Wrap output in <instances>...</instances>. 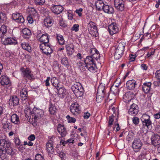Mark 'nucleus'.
I'll use <instances>...</instances> for the list:
<instances>
[{
	"label": "nucleus",
	"instance_id": "nucleus-4",
	"mask_svg": "<svg viewBox=\"0 0 160 160\" xmlns=\"http://www.w3.org/2000/svg\"><path fill=\"white\" fill-rule=\"evenodd\" d=\"M86 63L88 64V69L90 72H95L97 71L96 63L90 57L86 58Z\"/></svg>",
	"mask_w": 160,
	"mask_h": 160
},
{
	"label": "nucleus",
	"instance_id": "nucleus-58",
	"mask_svg": "<svg viewBox=\"0 0 160 160\" xmlns=\"http://www.w3.org/2000/svg\"><path fill=\"white\" fill-rule=\"evenodd\" d=\"M47 44H48V43L42 42V43L39 46L40 48L42 50L43 52L44 49L43 47L45 48V47H46Z\"/></svg>",
	"mask_w": 160,
	"mask_h": 160
},
{
	"label": "nucleus",
	"instance_id": "nucleus-56",
	"mask_svg": "<svg viewBox=\"0 0 160 160\" xmlns=\"http://www.w3.org/2000/svg\"><path fill=\"white\" fill-rule=\"evenodd\" d=\"M133 123L135 125L138 124L139 122V119L137 117H135L132 119Z\"/></svg>",
	"mask_w": 160,
	"mask_h": 160
},
{
	"label": "nucleus",
	"instance_id": "nucleus-24",
	"mask_svg": "<svg viewBox=\"0 0 160 160\" xmlns=\"http://www.w3.org/2000/svg\"><path fill=\"white\" fill-rule=\"evenodd\" d=\"M136 82L133 80L128 81L126 84L127 88L129 90L134 89L136 85Z\"/></svg>",
	"mask_w": 160,
	"mask_h": 160
},
{
	"label": "nucleus",
	"instance_id": "nucleus-26",
	"mask_svg": "<svg viewBox=\"0 0 160 160\" xmlns=\"http://www.w3.org/2000/svg\"><path fill=\"white\" fill-rule=\"evenodd\" d=\"M95 3L97 10L98 11L102 10L105 4L103 1L101 0L95 1Z\"/></svg>",
	"mask_w": 160,
	"mask_h": 160
},
{
	"label": "nucleus",
	"instance_id": "nucleus-37",
	"mask_svg": "<svg viewBox=\"0 0 160 160\" xmlns=\"http://www.w3.org/2000/svg\"><path fill=\"white\" fill-rule=\"evenodd\" d=\"M6 15L2 12H0V23H6L7 21Z\"/></svg>",
	"mask_w": 160,
	"mask_h": 160
},
{
	"label": "nucleus",
	"instance_id": "nucleus-54",
	"mask_svg": "<svg viewBox=\"0 0 160 160\" xmlns=\"http://www.w3.org/2000/svg\"><path fill=\"white\" fill-rule=\"evenodd\" d=\"M155 78L158 81H160V70H157L155 73Z\"/></svg>",
	"mask_w": 160,
	"mask_h": 160
},
{
	"label": "nucleus",
	"instance_id": "nucleus-63",
	"mask_svg": "<svg viewBox=\"0 0 160 160\" xmlns=\"http://www.w3.org/2000/svg\"><path fill=\"white\" fill-rule=\"evenodd\" d=\"M141 67L142 69L144 70H146L148 69V66L146 64H142L141 65Z\"/></svg>",
	"mask_w": 160,
	"mask_h": 160
},
{
	"label": "nucleus",
	"instance_id": "nucleus-28",
	"mask_svg": "<svg viewBox=\"0 0 160 160\" xmlns=\"http://www.w3.org/2000/svg\"><path fill=\"white\" fill-rule=\"evenodd\" d=\"M56 89L57 90V93L59 95V97L62 98H63L66 93V90L63 87H59Z\"/></svg>",
	"mask_w": 160,
	"mask_h": 160
},
{
	"label": "nucleus",
	"instance_id": "nucleus-9",
	"mask_svg": "<svg viewBox=\"0 0 160 160\" xmlns=\"http://www.w3.org/2000/svg\"><path fill=\"white\" fill-rule=\"evenodd\" d=\"M90 53L92 54L91 55L88 56L86 58L90 57L95 62L96 61H97L100 58V55L99 52L95 48H91L89 51Z\"/></svg>",
	"mask_w": 160,
	"mask_h": 160
},
{
	"label": "nucleus",
	"instance_id": "nucleus-11",
	"mask_svg": "<svg viewBox=\"0 0 160 160\" xmlns=\"http://www.w3.org/2000/svg\"><path fill=\"white\" fill-rule=\"evenodd\" d=\"M114 4L118 11H122L124 9V2L123 0H114Z\"/></svg>",
	"mask_w": 160,
	"mask_h": 160
},
{
	"label": "nucleus",
	"instance_id": "nucleus-45",
	"mask_svg": "<svg viewBox=\"0 0 160 160\" xmlns=\"http://www.w3.org/2000/svg\"><path fill=\"white\" fill-rule=\"evenodd\" d=\"M49 111L50 113L52 114H54L56 111V108L54 105L51 103L50 104Z\"/></svg>",
	"mask_w": 160,
	"mask_h": 160
},
{
	"label": "nucleus",
	"instance_id": "nucleus-20",
	"mask_svg": "<svg viewBox=\"0 0 160 160\" xmlns=\"http://www.w3.org/2000/svg\"><path fill=\"white\" fill-rule=\"evenodd\" d=\"M57 130L61 137H64L67 134L66 130L63 125L59 124L57 128Z\"/></svg>",
	"mask_w": 160,
	"mask_h": 160
},
{
	"label": "nucleus",
	"instance_id": "nucleus-3",
	"mask_svg": "<svg viewBox=\"0 0 160 160\" xmlns=\"http://www.w3.org/2000/svg\"><path fill=\"white\" fill-rule=\"evenodd\" d=\"M125 46V44L123 43H120L118 44L114 54L115 59L118 60L122 56L124 51Z\"/></svg>",
	"mask_w": 160,
	"mask_h": 160
},
{
	"label": "nucleus",
	"instance_id": "nucleus-25",
	"mask_svg": "<svg viewBox=\"0 0 160 160\" xmlns=\"http://www.w3.org/2000/svg\"><path fill=\"white\" fill-rule=\"evenodd\" d=\"M151 83L150 82L144 83L142 86V89L145 93H148L151 88Z\"/></svg>",
	"mask_w": 160,
	"mask_h": 160
},
{
	"label": "nucleus",
	"instance_id": "nucleus-38",
	"mask_svg": "<svg viewBox=\"0 0 160 160\" xmlns=\"http://www.w3.org/2000/svg\"><path fill=\"white\" fill-rule=\"evenodd\" d=\"M40 40L42 42L48 43L49 42V38L47 34H43L40 37Z\"/></svg>",
	"mask_w": 160,
	"mask_h": 160
},
{
	"label": "nucleus",
	"instance_id": "nucleus-18",
	"mask_svg": "<svg viewBox=\"0 0 160 160\" xmlns=\"http://www.w3.org/2000/svg\"><path fill=\"white\" fill-rule=\"evenodd\" d=\"M53 145V142L51 140H49L46 143V150L48 153L52 154L54 152Z\"/></svg>",
	"mask_w": 160,
	"mask_h": 160
},
{
	"label": "nucleus",
	"instance_id": "nucleus-41",
	"mask_svg": "<svg viewBox=\"0 0 160 160\" xmlns=\"http://www.w3.org/2000/svg\"><path fill=\"white\" fill-rule=\"evenodd\" d=\"M110 91L111 92L115 95L118 94V88L117 86H112L110 88Z\"/></svg>",
	"mask_w": 160,
	"mask_h": 160
},
{
	"label": "nucleus",
	"instance_id": "nucleus-50",
	"mask_svg": "<svg viewBox=\"0 0 160 160\" xmlns=\"http://www.w3.org/2000/svg\"><path fill=\"white\" fill-rule=\"evenodd\" d=\"M30 12V16H31L35 17L37 16L38 15L37 12L34 8H31Z\"/></svg>",
	"mask_w": 160,
	"mask_h": 160
},
{
	"label": "nucleus",
	"instance_id": "nucleus-47",
	"mask_svg": "<svg viewBox=\"0 0 160 160\" xmlns=\"http://www.w3.org/2000/svg\"><path fill=\"white\" fill-rule=\"evenodd\" d=\"M61 63L65 66L68 65V62L67 58L66 57L61 58Z\"/></svg>",
	"mask_w": 160,
	"mask_h": 160
},
{
	"label": "nucleus",
	"instance_id": "nucleus-17",
	"mask_svg": "<svg viewBox=\"0 0 160 160\" xmlns=\"http://www.w3.org/2000/svg\"><path fill=\"white\" fill-rule=\"evenodd\" d=\"M51 10L53 13L56 14H60L63 10V7L60 5H53L51 8Z\"/></svg>",
	"mask_w": 160,
	"mask_h": 160
},
{
	"label": "nucleus",
	"instance_id": "nucleus-55",
	"mask_svg": "<svg viewBox=\"0 0 160 160\" xmlns=\"http://www.w3.org/2000/svg\"><path fill=\"white\" fill-rule=\"evenodd\" d=\"M79 27V26L78 24H74L71 30L75 32H77L78 31Z\"/></svg>",
	"mask_w": 160,
	"mask_h": 160
},
{
	"label": "nucleus",
	"instance_id": "nucleus-33",
	"mask_svg": "<svg viewBox=\"0 0 160 160\" xmlns=\"http://www.w3.org/2000/svg\"><path fill=\"white\" fill-rule=\"evenodd\" d=\"M67 54L69 55H72L74 52L73 46L72 45H68L66 46Z\"/></svg>",
	"mask_w": 160,
	"mask_h": 160
},
{
	"label": "nucleus",
	"instance_id": "nucleus-7",
	"mask_svg": "<svg viewBox=\"0 0 160 160\" xmlns=\"http://www.w3.org/2000/svg\"><path fill=\"white\" fill-rule=\"evenodd\" d=\"M22 74L26 79L31 80L34 78V76L30 69L28 68L21 69Z\"/></svg>",
	"mask_w": 160,
	"mask_h": 160
},
{
	"label": "nucleus",
	"instance_id": "nucleus-34",
	"mask_svg": "<svg viewBox=\"0 0 160 160\" xmlns=\"http://www.w3.org/2000/svg\"><path fill=\"white\" fill-rule=\"evenodd\" d=\"M11 122L15 124L19 123L20 120L18 116L16 114H13L11 117Z\"/></svg>",
	"mask_w": 160,
	"mask_h": 160
},
{
	"label": "nucleus",
	"instance_id": "nucleus-59",
	"mask_svg": "<svg viewBox=\"0 0 160 160\" xmlns=\"http://www.w3.org/2000/svg\"><path fill=\"white\" fill-rule=\"evenodd\" d=\"M35 139V136L34 134H31L28 138V139L30 141H33Z\"/></svg>",
	"mask_w": 160,
	"mask_h": 160
},
{
	"label": "nucleus",
	"instance_id": "nucleus-51",
	"mask_svg": "<svg viewBox=\"0 0 160 160\" xmlns=\"http://www.w3.org/2000/svg\"><path fill=\"white\" fill-rule=\"evenodd\" d=\"M33 1L36 5H42L44 3L45 0H33Z\"/></svg>",
	"mask_w": 160,
	"mask_h": 160
},
{
	"label": "nucleus",
	"instance_id": "nucleus-43",
	"mask_svg": "<svg viewBox=\"0 0 160 160\" xmlns=\"http://www.w3.org/2000/svg\"><path fill=\"white\" fill-rule=\"evenodd\" d=\"M84 89L82 87L79 88V89L75 92L73 93L77 97H82L83 94Z\"/></svg>",
	"mask_w": 160,
	"mask_h": 160
},
{
	"label": "nucleus",
	"instance_id": "nucleus-40",
	"mask_svg": "<svg viewBox=\"0 0 160 160\" xmlns=\"http://www.w3.org/2000/svg\"><path fill=\"white\" fill-rule=\"evenodd\" d=\"M57 39L60 45H62L64 44V39L61 35L57 34Z\"/></svg>",
	"mask_w": 160,
	"mask_h": 160
},
{
	"label": "nucleus",
	"instance_id": "nucleus-2",
	"mask_svg": "<svg viewBox=\"0 0 160 160\" xmlns=\"http://www.w3.org/2000/svg\"><path fill=\"white\" fill-rule=\"evenodd\" d=\"M0 145L3 147L2 148H0V157L4 156L7 153L8 154L12 153V150L9 141H6L4 139H1Z\"/></svg>",
	"mask_w": 160,
	"mask_h": 160
},
{
	"label": "nucleus",
	"instance_id": "nucleus-30",
	"mask_svg": "<svg viewBox=\"0 0 160 160\" xmlns=\"http://www.w3.org/2000/svg\"><path fill=\"white\" fill-rule=\"evenodd\" d=\"M20 96L22 100H26L28 98V92L26 88H23L20 92Z\"/></svg>",
	"mask_w": 160,
	"mask_h": 160
},
{
	"label": "nucleus",
	"instance_id": "nucleus-61",
	"mask_svg": "<svg viewBox=\"0 0 160 160\" xmlns=\"http://www.w3.org/2000/svg\"><path fill=\"white\" fill-rule=\"evenodd\" d=\"M82 11V9L81 8H79L76 10L75 12L78 14V16L80 17L82 15L81 12Z\"/></svg>",
	"mask_w": 160,
	"mask_h": 160
},
{
	"label": "nucleus",
	"instance_id": "nucleus-6",
	"mask_svg": "<svg viewBox=\"0 0 160 160\" xmlns=\"http://www.w3.org/2000/svg\"><path fill=\"white\" fill-rule=\"evenodd\" d=\"M143 145L140 138H135L132 144V148L135 152H138L141 149Z\"/></svg>",
	"mask_w": 160,
	"mask_h": 160
},
{
	"label": "nucleus",
	"instance_id": "nucleus-27",
	"mask_svg": "<svg viewBox=\"0 0 160 160\" xmlns=\"http://www.w3.org/2000/svg\"><path fill=\"white\" fill-rule=\"evenodd\" d=\"M84 63L79 62L77 63V64L79 67V68L81 71H84L86 69L88 68V64L86 63V58L84 60Z\"/></svg>",
	"mask_w": 160,
	"mask_h": 160
},
{
	"label": "nucleus",
	"instance_id": "nucleus-32",
	"mask_svg": "<svg viewBox=\"0 0 160 160\" xmlns=\"http://www.w3.org/2000/svg\"><path fill=\"white\" fill-rule=\"evenodd\" d=\"M3 127L4 129H10L11 128V124L6 119H3L2 121Z\"/></svg>",
	"mask_w": 160,
	"mask_h": 160
},
{
	"label": "nucleus",
	"instance_id": "nucleus-36",
	"mask_svg": "<svg viewBox=\"0 0 160 160\" xmlns=\"http://www.w3.org/2000/svg\"><path fill=\"white\" fill-rule=\"evenodd\" d=\"M7 32V27L3 24L1 27L0 30V38L2 37Z\"/></svg>",
	"mask_w": 160,
	"mask_h": 160
},
{
	"label": "nucleus",
	"instance_id": "nucleus-14",
	"mask_svg": "<svg viewBox=\"0 0 160 160\" xmlns=\"http://www.w3.org/2000/svg\"><path fill=\"white\" fill-rule=\"evenodd\" d=\"M138 106L135 104L133 103L131 105L128 112L129 114L135 116L138 113Z\"/></svg>",
	"mask_w": 160,
	"mask_h": 160
},
{
	"label": "nucleus",
	"instance_id": "nucleus-64",
	"mask_svg": "<svg viewBox=\"0 0 160 160\" xmlns=\"http://www.w3.org/2000/svg\"><path fill=\"white\" fill-rule=\"evenodd\" d=\"M154 117L156 119L160 118V112H158L153 115Z\"/></svg>",
	"mask_w": 160,
	"mask_h": 160
},
{
	"label": "nucleus",
	"instance_id": "nucleus-42",
	"mask_svg": "<svg viewBox=\"0 0 160 160\" xmlns=\"http://www.w3.org/2000/svg\"><path fill=\"white\" fill-rule=\"evenodd\" d=\"M21 46L23 49L27 51L28 52H31V46L28 43H22Z\"/></svg>",
	"mask_w": 160,
	"mask_h": 160
},
{
	"label": "nucleus",
	"instance_id": "nucleus-12",
	"mask_svg": "<svg viewBox=\"0 0 160 160\" xmlns=\"http://www.w3.org/2000/svg\"><path fill=\"white\" fill-rule=\"evenodd\" d=\"M70 108L71 113L77 116L80 113L79 105L77 102L72 103Z\"/></svg>",
	"mask_w": 160,
	"mask_h": 160
},
{
	"label": "nucleus",
	"instance_id": "nucleus-52",
	"mask_svg": "<svg viewBox=\"0 0 160 160\" xmlns=\"http://www.w3.org/2000/svg\"><path fill=\"white\" fill-rule=\"evenodd\" d=\"M66 118L69 122L74 123L76 122V119L74 118L71 117L69 115L67 116Z\"/></svg>",
	"mask_w": 160,
	"mask_h": 160
},
{
	"label": "nucleus",
	"instance_id": "nucleus-22",
	"mask_svg": "<svg viewBox=\"0 0 160 160\" xmlns=\"http://www.w3.org/2000/svg\"><path fill=\"white\" fill-rule=\"evenodd\" d=\"M5 45L8 44H16L17 43V41L15 38H6L3 42Z\"/></svg>",
	"mask_w": 160,
	"mask_h": 160
},
{
	"label": "nucleus",
	"instance_id": "nucleus-49",
	"mask_svg": "<svg viewBox=\"0 0 160 160\" xmlns=\"http://www.w3.org/2000/svg\"><path fill=\"white\" fill-rule=\"evenodd\" d=\"M133 133L132 132H129L128 134L126 137V140L128 142L132 139L133 138Z\"/></svg>",
	"mask_w": 160,
	"mask_h": 160
},
{
	"label": "nucleus",
	"instance_id": "nucleus-31",
	"mask_svg": "<svg viewBox=\"0 0 160 160\" xmlns=\"http://www.w3.org/2000/svg\"><path fill=\"white\" fill-rule=\"evenodd\" d=\"M151 141L154 145H159L160 144V137L158 135H155L152 138Z\"/></svg>",
	"mask_w": 160,
	"mask_h": 160
},
{
	"label": "nucleus",
	"instance_id": "nucleus-46",
	"mask_svg": "<svg viewBox=\"0 0 160 160\" xmlns=\"http://www.w3.org/2000/svg\"><path fill=\"white\" fill-rule=\"evenodd\" d=\"M114 117V115L112 114L111 116H110L108 119V127H111L112 125L113 124L114 119L113 118Z\"/></svg>",
	"mask_w": 160,
	"mask_h": 160
},
{
	"label": "nucleus",
	"instance_id": "nucleus-23",
	"mask_svg": "<svg viewBox=\"0 0 160 160\" xmlns=\"http://www.w3.org/2000/svg\"><path fill=\"white\" fill-rule=\"evenodd\" d=\"M0 81L1 84L3 86L10 84L9 78L5 76H2L0 78Z\"/></svg>",
	"mask_w": 160,
	"mask_h": 160
},
{
	"label": "nucleus",
	"instance_id": "nucleus-62",
	"mask_svg": "<svg viewBox=\"0 0 160 160\" xmlns=\"http://www.w3.org/2000/svg\"><path fill=\"white\" fill-rule=\"evenodd\" d=\"M50 80V77H48L47 79L45 81V85L47 86H49L50 85L49 81Z\"/></svg>",
	"mask_w": 160,
	"mask_h": 160
},
{
	"label": "nucleus",
	"instance_id": "nucleus-10",
	"mask_svg": "<svg viewBox=\"0 0 160 160\" xmlns=\"http://www.w3.org/2000/svg\"><path fill=\"white\" fill-rule=\"evenodd\" d=\"M12 20L19 23H23L24 19L22 16L19 13L15 12L12 15Z\"/></svg>",
	"mask_w": 160,
	"mask_h": 160
},
{
	"label": "nucleus",
	"instance_id": "nucleus-29",
	"mask_svg": "<svg viewBox=\"0 0 160 160\" xmlns=\"http://www.w3.org/2000/svg\"><path fill=\"white\" fill-rule=\"evenodd\" d=\"M19 102V99L16 96H13L9 100V103L13 106L17 105Z\"/></svg>",
	"mask_w": 160,
	"mask_h": 160
},
{
	"label": "nucleus",
	"instance_id": "nucleus-19",
	"mask_svg": "<svg viewBox=\"0 0 160 160\" xmlns=\"http://www.w3.org/2000/svg\"><path fill=\"white\" fill-rule=\"evenodd\" d=\"M102 10L105 13L109 14H112L114 12V8L111 6L105 4L102 8Z\"/></svg>",
	"mask_w": 160,
	"mask_h": 160
},
{
	"label": "nucleus",
	"instance_id": "nucleus-53",
	"mask_svg": "<svg viewBox=\"0 0 160 160\" xmlns=\"http://www.w3.org/2000/svg\"><path fill=\"white\" fill-rule=\"evenodd\" d=\"M34 160H45V159L41 154H38L35 156Z\"/></svg>",
	"mask_w": 160,
	"mask_h": 160
},
{
	"label": "nucleus",
	"instance_id": "nucleus-39",
	"mask_svg": "<svg viewBox=\"0 0 160 160\" xmlns=\"http://www.w3.org/2000/svg\"><path fill=\"white\" fill-rule=\"evenodd\" d=\"M52 48L50 47L48 43V44H47L45 48H44L43 52L45 54L48 55L52 53Z\"/></svg>",
	"mask_w": 160,
	"mask_h": 160
},
{
	"label": "nucleus",
	"instance_id": "nucleus-16",
	"mask_svg": "<svg viewBox=\"0 0 160 160\" xmlns=\"http://www.w3.org/2000/svg\"><path fill=\"white\" fill-rule=\"evenodd\" d=\"M105 86L102 84H100L98 89L97 96H99L102 98L104 97L105 94Z\"/></svg>",
	"mask_w": 160,
	"mask_h": 160
},
{
	"label": "nucleus",
	"instance_id": "nucleus-15",
	"mask_svg": "<svg viewBox=\"0 0 160 160\" xmlns=\"http://www.w3.org/2000/svg\"><path fill=\"white\" fill-rule=\"evenodd\" d=\"M134 96V94L132 92H128L123 96V101L126 103L130 102L133 98Z\"/></svg>",
	"mask_w": 160,
	"mask_h": 160
},
{
	"label": "nucleus",
	"instance_id": "nucleus-57",
	"mask_svg": "<svg viewBox=\"0 0 160 160\" xmlns=\"http://www.w3.org/2000/svg\"><path fill=\"white\" fill-rule=\"evenodd\" d=\"M14 142L15 144L17 145H20L21 142L19 138L18 137H16L14 138Z\"/></svg>",
	"mask_w": 160,
	"mask_h": 160
},
{
	"label": "nucleus",
	"instance_id": "nucleus-21",
	"mask_svg": "<svg viewBox=\"0 0 160 160\" xmlns=\"http://www.w3.org/2000/svg\"><path fill=\"white\" fill-rule=\"evenodd\" d=\"M53 20L50 16L47 17L44 21V25L47 28L52 26L53 24Z\"/></svg>",
	"mask_w": 160,
	"mask_h": 160
},
{
	"label": "nucleus",
	"instance_id": "nucleus-35",
	"mask_svg": "<svg viewBox=\"0 0 160 160\" xmlns=\"http://www.w3.org/2000/svg\"><path fill=\"white\" fill-rule=\"evenodd\" d=\"M82 87V86L80 83L76 82L72 86L71 89L74 92Z\"/></svg>",
	"mask_w": 160,
	"mask_h": 160
},
{
	"label": "nucleus",
	"instance_id": "nucleus-13",
	"mask_svg": "<svg viewBox=\"0 0 160 160\" xmlns=\"http://www.w3.org/2000/svg\"><path fill=\"white\" fill-rule=\"evenodd\" d=\"M108 30L111 35L116 34L119 31L118 25L115 23H112L108 26Z\"/></svg>",
	"mask_w": 160,
	"mask_h": 160
},
{
	"label": "nucleus",
	"instance_id": "nucleus-5",
	"mask_svg": "<svg viewBox=\"0 0 160 160\" xmlns=\"http://www.w3.org/2000/svg\"><path fill=\"white\" fill-rule=\"evenodd\" d=\"M88 28L89 33L93 37H96L98 34L97 28L96 24L90 21L88 25Z\"/></svg>",
	"mask_w": 160,
	"mask_h": 160
},
{
	"label": "nucleus",
	"instance_id": "nucleus-8",
	"mask_svg": "<svg viewBox=\"0 0 160 160\" xmlns=\"http://www.w3.org/2000/svg\"><path fill=\"white\" fill-rule=\"evenodd\" d=\"M143 128L146 127L148 128H151L152 122L150 119V116L147 114L143 115L142 118Z\"/></svg>",
	"mask_w": 160,
	"mask_h": 160
},
{
	"label": "nucleus",
	"instance_id": "nucleus-44",
	"mask_svg": "<svg viewBox=\"0 0 160 160\" xmlns=\"http://www.w3.org/2000/svg\"><path fill=\"white\" fill-rule=\"evenodd\" d=\"M51 82L52 85L56 89L59 88V83L58 80L54 77L52 78L51 80Z\"/></svg>",
	"mask_w": 160,
	"mask_h": 160
},
{
	"label": "nucleus",
	"instance_id": "nucleus-48",
	"mask_svg": "<svg viewBox=\"0 0 160 160\" xmlns=\"http://www.w3.org/2000/svg\"><path fill=\"white\" fill-rule=\"evenodd\" d=\"M22 32L24 35L29 36L31 35V32L29 29L28 28H25L22 30Z\"/></svg>",
	"mask_w": 160,
	"mask_h": 160
},
{
	"label": "nucleus",
	"instance_id": "nucleus-60",
	"mask_svg": "<svg viewBox=\"0 0 160 160\" xmlns=\"http://www.w3.org/2000/svg\"><path fill=\"white\" fill-rule=\"evenodd\" d=\"M27 20L28 21L29 23H32L33 22L32 16H30L28 17L27 18Z\"/></svg>",
	"mask_w": 160,
	"mask_h": 160
},
{
	"label": "nucleus",
	"instance_id": "nucleus-1",
	"mask_svg": "<svg viewBox=\"0 0 160 160\" xmlns=\"http://www.w3.org/2000/svg\"><path fill=\"white\" fill-rule=\"evenodd\" d=\"M26 116L32 119V121L36 122L37 120L42 117L43 115V111L40 109L34 108L32 111L30 108H26L25 110Z\"/></svg>",
	"mask_w": 160,
	"mask_h": 160
}]
</instances>
